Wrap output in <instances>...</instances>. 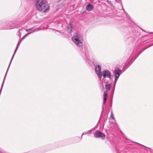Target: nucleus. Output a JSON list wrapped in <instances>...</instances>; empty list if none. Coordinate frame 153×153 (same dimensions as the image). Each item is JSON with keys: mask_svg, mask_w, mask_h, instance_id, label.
I'll return each mask as SVG.
<instances>
[{"mask_svg": "<svg viewBox=\"0 0 153 153\" xmlns=\"http://www.w3.org/2000/svg\"><path fill=\"white\" fill-rule=\"evenodd\" d=\"M121 5H122V7L123 9V11H125L124 10V9H123V5H122V4H121Z\"/></svg>", "mask_w": 153, "mask_h": 153, "instance_id": "obj_23", "label": "nucleus"}, {"mask_svg": "<svg viewBox=\"0 0 153 153\" xmlns=\"http://www.w3.org/2000/svg\"><path fill=\"white\" fill-rule=\"evenodd\" d=\"M104 99H106L108 97V92L107 91H105L104 93L103 94Z\"/></svg>", "mask_w": 153, "mask_h": 153, "instance_id": "obj_11", "label": "nucleus"}, {"mask_svg": "<svg viewBox=\"0 0 153 153\" xmlns=\"http://www.w3.org/2000/svg\"><path fill=\"white\" fill-rule=\"evenodd\" d=\"M122 71L120 69H118L115 70L114 71V74L115 78H118L120 75L121 74Z\"/></svg>", "mask_w": 153, "mask_h": 153, "instance_id": "obj_7", "label": "nucleus"}, {"mask_svg": "<svg viewBox=\"0 0 153 153\" xmlns=\"http://www.w3.org/2000/svg\"><path fill=\"white\" fill-rule=\"evenodd\" d=\"M19 45H20V44H19L18 43L17 45V46H16V49H15V51H14V54H13V56H12V58H11V61H10V64H9V66H8V68H7V71L6 73V74H5V75H6H6H7V72L8 71V69H9V68L10 66V64H11V62H12V59H13V57H14V55H15V53H16V50H17V48H18L19 46Z\"/></svg>", "mask_w": 153, "mask_h": 153, "instance_id": "obj_8", "label": "nucleus"}, {"mask_svg": "<svg viewBox=\"0 0 153 153\" xmlns=\"http://www.w3.org/2000/svg\"><path fill=\"white\" fill-rule=\"evenodd\" d=\"M111 117L112 118V119H114V115H113V114L112 113V112H111Z\"/></svg>", "mask_w": 153, "mask_h": 153, "instance_id": "obj_16", "label": "nucleus"}, {"mask_svg": "<svg viewBox=\"0 0 153 153\" xmlns=\"http://www.w3.org/2000/svg\"><path fill=\"white\" fill-rule=\"evenodd\" d=\"M94 137L96 138L101 137L104 139L105 137V135L99 131L97 130L94 133Z\"/></svg>", "mask_w": 153, "mask_h": 153, "instance_id": "obj_5", "label": "nucleus"}, {"mask_svg": "<svg viewBox=\"0 0 153 153\" xmlns=\"http://www.w3.org/2000/svg\"><path fill=\"white\" fill-rule=\"evenodd\" d=\"M93 129H91V130H90V131H87L86 132H84L82 133V137H81V138H82V135H83V134H88V132L89 131H92V130H93Z\"/></svg>", "mask_w": 153, "mask_h": 153, "instance_id": "obj_14", "label": "nucleus"}, {"mask_svg": "<svg viewBox=\"0 0 153 153\" xmlns=\"http://www.w3.org/2000/svg\"><path fill=\"white\" fill-rule=\"evenodd\" d=\"M35 5L37 9L42 13H45L49 8V5L45 0H37Z\"/></svg>", "mask_w": 153, "mask_h": 153, "instance_id": "obj_1", "label": "nucleus"}, {"mask_svg": "<svg viewBox=\"0 0 153 153\" xmlns=\"http://www.w3.org/2000/svg\"><path fill=\"white\" fill-rule=\"evenodd\" d=\"M105 87L106 89L107 90V91H109L111 87V84H106L105 86Z\"/></svg>", "mask_w": 153, "mask_h": 153, "instance_id": "obj_10", "label": "nucleus"}, {"mask_svg": "<svg viewBox=\"0 0 153 153\" xmlns=\"http://www.w3.org/2000/svg\"><path fill=\"white\" fill-rule=\"evenodd\" d=\"M152 45H153V44H151V45H148L144 49H142V50H141L140 53H141L142 52H143L145 49H146L147 48H149V47H150Z\"/></svg>", "mask_w": 153, "mask_h": 153, "instance_id": "obj_12", "label": "nucleus"}, {"mask_svg": "<svg viewBox=\"0 0 153 153\" xmlns=\"http://www.w3.org/2000/svg\"><path fill=\"white\" fill-rule=\"evenodd\" d=\"M41 30V29L39 28L35 29L34 27H32L30 28L27 29L26 30V31L29 32V33H30V34L33 32H36Z\"/></svg>", "mask_w": 153, "mask_h": 153, "instance_id": "obj_6", "label": "nucleus"}, {"mask_svg": "<svg viewBox=\"0 0 153 153\" xmlns=\"http://www.w3.org/2000/svg\"><path fill=\"white\" fill-rule=\"evenodd\" d=\"M22 41V40L21 39H20V40L19 41V42H18V43L20 44L21 43Z\"/></svg>", "mask_w": 153, "mask_h": 153, "instance_id": "obj_19", "label": "nucleus"}, {"mask_svg": "<svg viewBox=\"0 0 153 153\" xmlns=\"http://www.w3.org/2000/svg\"><path fill=\"white\" fill-rule=\"evenodd\" d=\"M93 8V6L90 4H89L86 6V10L89 11L92 10Z\"/></svg>", "mask_w": 153, "mask_h": 153, "instance_id": "obj_9", "label": "nucleus"}, {"mask_svg": "<svg viewBox=\"0 0 153 153\" xmlns=\"http://www.w3.org/2000/svg\"><path fill=\"white\" fill-rule=\"evenodd\" d=\"M102 76L103 78V80L105 83H108V81L105 79V78H107L109 79V80L111 79V73L110 71L108 70H105L103 71L102 73Z\"/></svg>", "mask_w": 153, "mask_h": 153, "instance_id": "obj_3", "label": "nucleus"}, {"mask_svg": "<svg viewBox=\"0 0 153 153\" xmlns=\"http://www.w3.org/2000/svg\"><path fill=\"white\" fill-rule=\"evenodd\" d=\"M25 37H26V36H24L21 39L22 40H23V39H24Z\"/></svg>", "mask_w": 153, "mask_h": 153, "instance_id": "obj_22", "label": "nucleus"}, {"mask_svg": "<svg viewBox=\"0 0 153 153\" xmlns=\"http://www.w3.org/2000/svg\"><path fill=\"white\" fill-rule=\"evenodd\" d=\"M118 79V78H115V79H114V86L115 85L116 83V82H117V80Z\"/></svg>", "mask_w": 153, "mask_h": 153, "instance_id": "obj_15", "label": "nucleus"}, {"mask_svg": "<svg viewBox=\"0 0 153 153\" xmlns=\"http://www.w3.org/2000/svg\"><path fill=\"white\" fill-rule=\"evenodd\" d=\"M30 34V33L28 32V33H27L26 34H25V36H26V37L29 34Z\"/></svg>", "mask_w": 153, "mask_h": 153, "instance_id": "obj_20", "label": "nucleus"}, {"mask_svg": "<svg viewBox=\"0 0 153 153\" xmlns=\"http://www.w3.org/2000/svg\"><path fill=\"white\" fill-rule=\"evenodd\" d=\"M72 39L73 42L77 46L79 47L82 46L83 38L81 34L76 33L72 37Z\"/></svg>", "mask_w": 153, "mask_h": 153, "instance_id": "obj_2", "label": "nucleus"}, {"mask_svg": "<svg viewBox=\"0 0 153 153\" xmlns=\"http://www.w3.org/2000/svg\"><path fill=\"white\" fill-rule=\"evenodd\" d=\"M101 66L100 65H97L95 67V70L97 74V75L98 77L100 79L102 76V72H101Z\"/></svg>", "mask_w": 153, "mask_h": 153, "instance_id": "obj_4", "label": "nucleus"}, {"mask_svg": "<svg viewBox=\"0 0 153 153\" xmlns=\"http://www.w3.org/2000/svg\"><path fill=\"white\" fill-rule=\"evenodd\" d=\"M106 99H103V104H105L106 102Z\"/></svg>", "mask_w": 153, "mask_h": 153, "instance_id": "obj_18", "label": "nucleus"}, {"mask_svg": "<svg viewBox=\"0 0 153 153\" xmlns=\"http://www.w3.org/2000/svg\"><path fill=\"white\" fill-rule=\"evenodd\" d=\"M30 34V33L28 32V33H27L26 34H25V36H26V37L29 34Z\"/></svg>", "mask_w": 153, "mask_h": 153, "instance_id": "obj_21", "label": "nucleus"}, {"mask_svg": "<svg viewBox=\"0 0 153 153\" xmlns=\"http://www.w3.org/2000/svg\"><path fill=\"white\" fill-rule=\"evenodd\" d=\"M72 30V27L71 25H70V26L68 27V30L70 32H71Z\"/></svg>", "mask_w": 153, "mask_h": 153, "instance_id": "obj_13", "label": "nucleus"}, {"mask_svg": "<svg viewBox=\"0 0 153 153\" xmlns=\"http://www.w3.org/2000/svg\"><path fill=\"white\" fill-rule=\"evenodd\" d=\"M116 1L118 2V3H120V2H121V0H115Z\"/></svg>", "mask_w": 153, "mask_h": 153, "instance_id": "obj_17", "label": "nucleus"}]
</instances>
